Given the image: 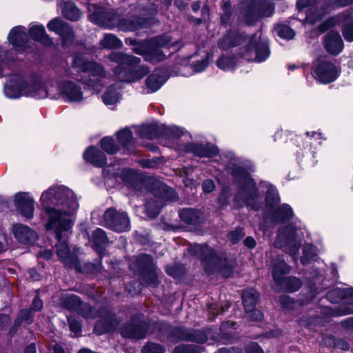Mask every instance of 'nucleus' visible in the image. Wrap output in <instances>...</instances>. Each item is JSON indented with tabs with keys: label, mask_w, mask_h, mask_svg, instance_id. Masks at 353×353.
Here are the masks:
<instances>
[{
	"label": "nucleus",
	"mask_w": 353,
	"mask_h": 353,
	"mask_svg": "<svg viewBox=\"0 0 353 353\" xmlns=\"http://www.w3.org/2000/svg\"><path fill=\"white\" fill-rule=\"evenodd\" d=\"M41 205L48 215L46 228L54 230L60 240L61 233L72 226L70 215L78 208L73 192L65 186L51 187L42 193Z\"/></svg>",
	"instance_id": "obj_1"
},
{
	"label": "nucleus",
	"mask_w": 353,
	"mask_h": 353,
	"mask_svg": "<svg viewBox=\"0 0 353 353\" xmlns=\"http://www.w3.org/2000/svg\"><path fill=\"white\" fill-rule=\"evenodd\" d=\"M62 82L59 84L48 81L43 83L37 80L26 81L19 75H14L4 87V93L7 97L18 98L21 95L44 99L61 97Z\"/></svg>",
	"instance_id": "obj_2"
},
{
	"label": "nucleus",
	"mask_w": 353,
	"mask_h": 353,
	"mask_svg": "<svg viewBox=\"0 0 353 353\" xmlns=\"http://www.w3.org/2000/svg\"><path fill=\"white\" fill-rule=\"evenodd\" d=\"M109 59L111 61L117 63L118 65L114 68V73L118 75L123 74L121 78L123 81L128 83L137 81L150 72L147 66L138 65L141 59L134 56L122 52H112L110 54Z\"/></svg>",
	"instance_id": "obj_3"
},
{
	"label": "nucleus",
	"mask_w": 353,
	"mask_h": 353,
	"mask_svg": "<svg viewBox=\"0 0 353 353\" xmlns=\"http://www.w3.org/2000/svg\"><path fill=\"white\" fill-rule=\"evenodd\" d=\"M228 169L231 170L235 181L241 185L239 193L235 197L237 205L241 206L245 204L256 209L254 203L258 199V192L255 183L250 178L249 173L235 163H233L232 168L230 165L228 166Z\"/></svg>",
	"instance_id": "obj_4"
},
{
	"label": "nucleus",
	"mask_w": 353,
	"mask_h": 353,
	"mask_svg": "<svg viewBox=\"0 0 353 353\" xmlns=\"http://www.w3.org/2000/svg\"><path fill=\"white\" fill-rule=\"evenodd\" d=\"M72 67L78 72H83L88 76L89 79H84L83 83L93 92L101 91L103 87L101 78L105 77V71L101 65L88 61L83 54L79 53L74 57Z\"/></svg>",
	"instance_id": "obj_5"
},
{
	"label": "nucleus",
	"mask_w": 353,
	"mask_h": 353,
	"mask_svg": "<svg viewBox=\"0 0 353 353\" xmlns=\"http://www.w3.org/2000/svg\"><path fill=\"white\" fill-rule=\"evenodd\" d=\"M154 7L153 4H150V9L146 10V8L142 5L135 6L134 14L131 17H121L118 28L122 31H134L148 27L149 25L148 16H152L157 12Z\"/></svg>",
	"instance_id": "obj_6"
},
{
	"label": "nucleus",
	"mask_w": 353,
	"mask_h": 353,
	"mask_svg": "<svg viewBox=\"0 0 353 353\" xmlns=\"http://www.w3.org/2000/svg\"><path fill=\"white\" fill-rule=\"evenodd\" d=\"M303 234L292 226H288L279 232L277 238L274 241V246L282 248L290 255H296L301 245Z\"/></svg>",
	"instance_id": "obj_7"
},
{
	"label": "nucleus",
	"mask_w": 353,
	"mask_h": 353,
	"mask_svg": "<svg viewBox=\"0 0 353 353\" xmlns=\"http://www.w3.org/2000/svg\"><path fill=\"white\" fill-rule=\"evenodd\" d=\"M290 266L283 261L278 259L274 264L272 276L275 283L289 292L298 290L301 286V281L296 277L284 278L283 275L290 272Z\"/></svg>",
	"instance_id": "obj_8"
},
{
	"label": "nucleus",
	"mask_w": 353,
	"mask_h": 353,
	"mask_svg": "<svg viewBox=\"0 0 353 353\" xmlns=\"http://www.w3.org/2000/svg\"><path fill=\"white\" fill-rule=\"evenodd\" d=\"M104 225L116 232H123L130 228V221L127 214L113 208L107 209L103 214Z\"/></svg>",
	"instance_id": "obj_9"
},
{
	"label": "nucleus",
	"mask_w": 353,
	"mask_h": 353,
	"mask_svg": "<svg viewBox=\"0 0 353 353\" xmlns=\"http://www.w3.org/2000/svg\"><path fill=\"white\" fill-rule=\"evenodd\" d=\"M339 72V69L334 63L321 59L316 60L313 63L314 78L323 83L335 81Z\"/></svg>",
	"instance_id": "obj_10"
},
{
	"label": "nucleus",
	"mask_w": 353,
	"mask_h": 353,
	"mask_svg": "<svg viewBox=\"0 0 353 353\" xmlns=\"http://www.w3.org/2000/svg\"><path fill=\"white\" fill-rule=\"evenodd\" d=\"M61 305L68 310L77 312L85 319H94L98 316L103 315L102 312H99L87 303H81L80 299L76 295L64 297L62 299Z\"/></svg>",
	"instance_id": "obj_11"
},
{
	"label": "nucleus",
	"mask_w": 353,
	"mask_h": 353,
	"mask_svg": "<svg viewBox=\"0 0 353 353\" xmlns=\"http://www.w3.org/2000/svg\"><path fill=\"white\" fill-rule=\"evenodd\" d=\"M192 253L199 256L206 272L213 273L218 267L219 259L214 250L206 245H194L191 248Z\"/></svg>",
	"instance_id": "obj_12"
},
{
	"label": "nucleus",
	"mask_w": 353,
	"mask_h": 353,
	"mask_svg": "<svg viewBox=\"0 0 353 353\" xmlns=\"http://www.w3.org/2000/svg\"><path fill=\"white\" fill-rule=\"evenodd\" d=\"M340 21H343V26L342 28L343 37L347 41H353V15L351 14L340 16L339 19L332 17L327 19L319 26V32H324Z\"/></svg>",
	"instance_id": "obj_13"
},
{
	"label": "nucleus",
	"mask_w": 353,
	"mask_h": 353,
	"mask_svg": "<svg viewBox=\"0 0 353 353\" xmlns=\"http://www.w3.org/2000/svg\"><path fill=\"white\" fill-rule=\"evenodd\" d=\"M274 11V6L270 2L256 0L245 11V22L252 25L261 17L270 16Z\"/></svg>",
	"instance_id": "obj_14"
},
{
	"label": "nucleus",
	"mask_w": 353,
	"mask_h": 353,
	"mask_svg": "<svg viewBox=\"0 0 353 353\" xmlns=\"http://www.w3.org/2000/svg\"><path fill=\"white\" fill-rule=\"evenodd\" d=\"M259 300V294L254 289L245 290L242 292V301L249 319L254 321H261L263 314L261 311L255 309V305Z\"/></svg>",
	"instance_id": "obj_15"
},
{
	"label": "nucleus",
	"mask_w": 353,
	"mask_h": 353,
	"mask_svg": "<svg viewBox=\"0 0 353 353\" xmlns=\"http://www.w3.org/2000/svg\"><path fill=\"white\" fill-rule=\"evenodd\" d=\"M47 27L50 31L54 32L62 39L63 45L72 43L74 39V34L71 27L59 18L50 20Z\"/></svg>",
	"instance_id": "obj_16"
},
{
	"label": "nucleus",
	"mask_w": 353,
	"mask_h": 353,
	"mask_svg": "<svg viewBox=\"0 0 353 353\" xmlns=\"http://www.w3.org/2000/svg\"><path fill=\"white\" fill-rule=\"evenodd\" d=\"M170 341L174 342L179 340L192 341L201 343L205 341V336L199 330H192L185 327L173 328L168 336Z\"/></svg>",
	"instance_id": "obj_17"
},
{
	"label": "nucleus",
	"mask_w": 353,
	"mask_h": 353,
	"mask_svg": "<svg viewBox=\"0 0 353 353\" xmlns=\"http://www.w3.org/2000/svg\"><path fill=\"white\" fill-rule=\"evenodd\" d=\"M103 172L105 178L110 179L111 177H113L117 181L120 179L126 183L129 188L137 189V185L139 180L132 170L117 169L116 172H112V168L111 167H108L105 168Z\"/></svg>",
	"instance_id": "obj_18"
},
{
	"label": "nucleus",
	"mask_w": 353,
	"mask_h": 353,
	"mask_svg": "<svg viewBox=\"0 0 353 353\" xmlns=\"http://www.w3.org/2000/svg\"><path fill=\"white\" fill-rule=\"evenodd\" d=\"M142 316H137V319H132V322L125 325L121 330V334L129 339H142L145 336L148 330L147 323L142 319Z\"/></svg>",
	"instance_id": "obj_19"
},
{
	"label": "nucleus",
	"mask_w": 353,
	"mask_h": 353,
	"mask_svg": "<svg viewBox=\"0 0 353 353\" xmlns=\"http://www.w3.org/2000/svg\"><path fill=\"white\" fill-rule=\"evenodd\" d=\"M121 16L112 12L100 11L93 12L90 19L95 23L108 29L119 28Z\"/></svg>",
	"instance_id": "obj_20"
},
{
	"label": "nucleus",
	"mask_w": 353,
	"mask_h": 353,
	"mask_svg": "<svg viewBox=\"0 0 353 353\" xmlns=\"http://www.w3.org/2000/svg\"><path fill=\"white\" fill-rule=\"evenodd\" d=\"M8 39L17 51H22L28 46V38L23 26H19L13 28Z\"/></svg>",
	"instance_id": "obj_21"
},
{
	"label": "nucleus",
	"mask_w": 353,
	"mask_h": 353,
	"mask_svg": "<svg viewBox=\"0 0 353 353\" xmlns=\"http://www.w3.org/2000/svg\"><path fill=\"white\" fill-rule=\"evenodd\" d=\"M61 97L70 102H79L83 99L81 87L77 82L72 81L62 82Z\"/></svg>",
	"instance_id": "obj_22"
},
{
	"label": "nucleus",
	"mask_w": 353,
	"mask_h": 353,
	"mask_svg": "<svg viewBox=\"0 0 353 353\" xmlns=\"http://www.w3.org/2000/svg\"><path fill=\"white\" fill-rule=\"evenodd\" d=\"M14 203L21 215L27 219L33 217L34 201L28 194L21 192L14 196Z\"/></svg>",
	"instance_id": "obj_23"
},
{
	"label": "nucleus",
	"mask_w": 353,
	"mask_h": 353,
	"mask_svg": "<svg viewBox=\"0 0 353 353\" xmlns=\"http://www.w3.org/2000/svg\"><path fill=\"white\" fill-rule=\"evenodd\" d=\"M269 55L270 50L268 46L263 43L258 44L256 47L250 45L242 56L249 61L261 62L265 60Z\"/></svg>",
	"instance_id": "obj_24"
},
{
	"label": "nucleus",
	"mask_w": 353,
	"mask_h": 353,
	"mask_svg": "<svg viewBox=\"0 0 353 353\" xmlns=\"http://www.w3.org/2000/svg\"><path fill=\"white\" fill-rule=\"evenodd\" d=\"M12 232L17 240L22 243H31L37 239V234L29 227L22 224H15Z\"/></svg>",
	"instance_id": "obj_25"
},
{
	"label": "nucleus",
	"mask_w": 353,
	"mask_h": 353,
	"mask_svg": "<svg viewBox=\"0 0 353 353\" xmlns=\"http://www.w3.org/2000/svg\"><path fill=\"white\" fill-rule=\"evenodd\" d=\"M324 46L329 53L337 55L343 49V41L338 32L331 31L325 38Z\"/></svg>",
	"instance_id": "obj_26"
},
{
	"label": "nucleus",
	"mask_w": 353,
	"mask_h": 353,
	"mask_svg": "<svg viewBox=\"0 0 353 353\" xmlns=\"http://www.w3.org/2000/svg\"><path fill=\"white\" fill-rule=\"evenodd\" d=\"M83 158L86 162L96 167H103L107 163V159L104 153L95 147H89L83 153Z\"/></svg>",
	"instance_id": "obj_27"
},
{
	"label": "nucleus",
	"mask_w": 353,
	"mask_h": 353,
	"mask_svg": "<svg viewBox=\"0 0 353 353\" xmlns=\"http://www.w3.org/2000/svg\"><path fill=\"white\" fill-rule=\"evenodd\" d=\"M59 241L57 245V254L65 265L69 268L76 267L77 264V256L70 252L68 243L65 241Z\"/></svg>",
	"instance_id": "obj_28"
},
{
	"label": "nucleus",
	"mask_w": 353,
	"mask_h": 353,
	"mask_svg": "<svg viewBox=\"0 0 353 353\" xmlns=\"http://www.w3.org/2000/svg\"><path fill=\"white\" fill-rule=\"evenodd\" d=\"M181 219L185 223L191 225H199L204 221L203 213L196 209L184 208L179 211Z\"/></svg>",
	"instance_id": "obj_29"
},
{
	"label": "nucleus",
	"mask_w": 353,
	"mask_h": 353,
	"mask_svg": "<svg viewBox=\"0 0 353 353\" xmlns=\"http://www.w3.org/2000/svg\"><path fill=\"white\" fill-rule=\"evenodd\" d=\"M187 151L199 157H211L218 152V149L210 144H190L187 146Z\"/></svg>",
	"instance_id": "obj_30"
},
{
	"label": "nucleus",
	"mask_w": 353,
	"mask_h": 353,
	"mask_svg": "<svg viewBox=\"0 0 353 353\" xmlns=\"http://www.w3.org/2000/svg\"><path fill=\"white\" fill-rule=\"evenodd\" d=\"M152 194L163 200H173L176 196L174 190L161 181H155L152 188Z\"/></svg>",
	"instance_id": "obj_31"
},
{
	"label": "nucleus",
	"mask_w": 353,
	"mask_h": 353,
	"mask_svg": "<svg viewBox=\"0 0 353 353\" xmlns=\"http://www.w3.org/2000/svg\"><path fill=\"white\" fill-rule=\"evenodd\" d=\"M30 37L46 46H51L53 44L51 38L46 34L42 25H36L29 29Z\"/></svg>",
	"instance_id": "obj_32"
},
{
	"label": "nucleus",
	"mask_w": 353,
	"mask_h": 353,
	"mask_svg": "<svg viewBox=\"0 0 353 353\" xmlns=\"http://www.w3.org/2000/svg\"><path fill=\"white\" fill-rule=\"evenodd\" d=\"M62 14L69 20L77 21L80 19L81 12L76 5L71 1H62L59 4Z\"/></svg>",
	"instance_id": "obj_33"
},
{
	"label": "nucleus",
	"mask_w": 353,
	"mask_h": 353,
	"mask_svg": "<svg viewBox=\"0 0 353 353\" xmlns=\"http://www.w3.org/2000/svg\"><path fill=\"white\" fill-rule=\"evenodd\" d=\"M154 267L152 259L148 254H140L136 258L135 261L130 264V268L133 270L139 272L150 270Z\"/></svg>",
	"instance_id": "obj_34"
},
{
	"label": "nucleus",
	"mask_w": 353,
	"mask_h": 353,
	"mask_svg": "<svg viewBox=\"0 0 353 353\" xmlns=\"http://www.w3.org/2000/svg\"><path fill=\"white\" fill-rule=\"evenodd\" d=\"M165 80L159 70L154 71L145 81L147 88L152 92L159 90L163 84Z\"/></svg>",
	"instance_id": "obj_35"
},
{
	"label": "nucleus",
	"mask_w": 353,
	"mask_h": 353,
	"mask_svg": "<svg viewBox=\"0 0 353 353\" xmlns=\"http://www.w3.org/2000/svg\"><path fill=\"white\" fill-rule=\"evenodd\" d=\"M150 43L152 44V46L158 47L159 48L172 47L174 48V50H176L180 47L178 43H172L170 37L168 34L154 37L150 40Z\"/></svg>",
	"instance_id": "obj_36"
},
{
	"label": "nucleus",
	"mask_w": 353,
	"mask_h": 353,
	"mask_svg": "<svg viewBox=\"0 0 353 353\" xmlns=\"http://www.w3.org/2000/svg\"><path fill=\"white\" fill-rule=\"evenodd\" d=\"M165 58V55L162 50L158 47L152 46L150 43L148 52L145 54V60L150 63H157L163 61Z\"/></svg>",
	"instance_id": "obj_37"
},
{
	"label": "nucleus",
	"mask_w": 353,
	"mask_h": 353,
	"mask_svg": "<svg viewBox=\"0 0 353 353\" xmlns=\"http://www.w3.org/2000/svg\"><path fill=\"white\" fill-rule=\"evenodd\" d=\"M92 239L96 250L101 254L102 248L108 242L105 232L103 230L98 228L93 232Z\"/></svg>",
	"instance_id": "obj_38"
},
{
	"label": "nucleus",
	"mask_w": 353,
	"mask_h": 353,
	"mask_svg": "<svg viewBox=\"0 0 353 353\" xmlns=\"http://www.w3.org/2000/svg\"><path fill=\"white\" fill-rule=\"evenodd\" d=\"M101 47L106 49L120 48L122 47L121 41L112 34H105L100 41Z\"/></svg>",
	"instance_id": "obj_39"
},
{
	"label": "nucleus",
	"mask_w": 353,
	"mask_h": 353,
	"mask_svg": "<svg viewBox=\"0 0 353 353\" xmlns=\"http://www.w3.org/2000/svg\"><path fill=\"white\" fill-rule=\"evenodd\" d=\"M118 141L123 147L129 149L132 145H134V139L132 137V132L128 128H125L117 132Z\"/></svg>",
	"instance_id": "obj_40"
},
{
	"label": "nucleus",
	"mask_w": 353,
	"mask_h": 353,
	"mask_svg": "<svg viewBox=\"0 0 353 353\" xmlns=\"http://www.w3.org/2000/svg\"><path fill=\"white\" fill-rule=\"evenodd\" d=\"M102 99L105 105H112L119 100V92L114 86H110L102 96Z\"/></svg>",
	"instance_id": "obj_41"
},
{
	"label": "nucleus",
	"mask_w": 353,
	"mask_h": 353,
	"mask_svg": "<svg viewBox=\"0 0 353 353\" xmlns=\"http://www.w3.org/2000/svg\"><path fill=\"white\" fill-rule=\"evenodd\" d=\"M243 37L235 32H231L225 35L222 40V49L226 47L235 46L241 43Z\"/></svg>",
	"instance_id": "obj_42"
},
{
	"label": "nucleus",
	"mask_w": 353,
	"mask_h": 353,
	"mask_svg": "<svg viewBox=\"0 0 353 353\" xmlns=\"http://www.w3.org/2000/svg\"><path fill=\"white\" fill-rule=\"evenodd\" d=\"M143 275L145 282L150 286L156 287L159 283L156 268L146 270L140 272Z\"/></svg>",
	"instance_id": "obj_43"
},
{
	"label": "nucleus",
	"mask_w": 353,
	"mask_h": 353,
	"mask_svg": "<svg viewBox=\"0 0 353 353\" xmlns=\"http://www.w3.org/2000/svg\"><path fill=\"white\" fill-rule=\"evenodd\" d=\"M156 125H143L138 130V134L141 138L152 139L157 136Z\"/></svg>",
	"instance_id": "obj_44"
},
{
	"label": "nucleus",
	"mask_w": 353,
	"mask_h": 353,
	"mask_svg": "<svg viewBox=\"0 0 353 353\" xmlns=\"http://www.w3.org/2000/svg\"><path fill=\"white\" fill-rule=\"evenodd\" d=\"M101 148L110 154H115L119 150V146L111 137H104L101 140Z\"/></svg>",
	"instance_id": "obj_45"
},
{
	"label": "nucleus",
	"mask_w": 353,
	"mask_h": 353,
	"mask_svg": "<svg viewBox=\"0 0 353 353\" xmlns=\"http://www.w3.org/2000/svg\"><path fill=\"white\" fill-rule=\"evenodd\" d=\"M275 216L279 221L288 220L292 217L293 211L290 206L283 204L276 210Z\"/></svg>",
	"instance_id": "obj_46"
},
{
	"label": "nucleus",
	"mask_w": 353,
	"mask_h": 353,
	"mask_svg": "<svg viewBox=\"0 0 353 353\" xmlns=\"http://www.w3.org/2000/svg\"><path fill=\"white\" fill-rule=\"evenodd\" d=\"M104 316V319L105 322L108 323V325L104 327V330L102 332L99 331V326L101 325V322H97V324L95 326L94 331L98 334H101L102 332H108L112 329H113L117 324L116 320L114 319V316L111 313H105Z\"/></svg>",
	"instance_id": "obj_47"
},
{
	"label": "nucleus",
	"mask_w": 353,
	"mask_h": 353,
	"mask_svg": "<svg viewBox=\"0 0 353 353\" xmlns=\"http://www.w3.org/2000/svg\"><path fill=\"white\" fill-rule=\"evenodd\" d=\"M33 314L31 310H23L20 312L14 323V329L20 326L22 322L30 324L32 322Z\"/></svg>",
	"instance_id": "obj_48"
},
{
	"label": "nucleus",
	"mask_w": 353,
	"mask_h": 353,
	"mask_svg": "<svg viewBox=\"0 0 353 353\" xmlns=\"http://www.w3.org/2000/svg\"><path fill=\"white\" fill-rule=\"evenodd\" d=\"M161 207L162 203L159 201H148L145 205V210L150 218L156 217L159 214Z\"/></svg>",
	"instance_id": "obj_49"
},
{
	"label": "nucleus",
	"mask_w": 353,
	"mask_h": 353,
	"mask_svg": "<svg viewBox=\"0 0 353 353\" xmlns=\"http://www.w3.org/2000/svg\"><path fill=\"white\" fill-rule=\"evenodd\" d=\"M276 30L278 35L283 39H292L295 35L294 30L286 25H279L276 28Z\"/></svg>",
	"instance_id": "obj_50"
},
{
	"label": "nucleus",
	"mask_w": 353,
	"mask_h": 353,
	"mask_svg": "<svg viewBox=\"0 0 353 353\" xmlns=\"http://www.w3.org/2000/svg\"><path fill=\"white\" fill-rule=\"evenodd\" d=\"M174 353H201V348L196 345H181L174 348Z\"/></svg>",
	"instance_id": "obj_51"
},
{
	"label": "nucleus",
	"mask_w": 353,
	"mask_h": 353,
	"mask_svg": "<svg viewBox=\"0 0 353 353\" xmlns=\"http://www.w3.org/2000/svg\"><path fill=\"white\" fill-rule=\"evenodd\" d=\"M345 289L334 288L327 294V299L331 303H337L339 300L344 299Z\"/></svg>",
	"instance_id": "obj_52"
},
{
	"label": "nucleus",
	"mask_w": 353,
	"mask_h": 353,
	"mask_svg": "<svg viewBox=\"0 0 353 353\" xmlns=\"http://www.w3.org/2000/svg\"><path fill=\"white\" fill-rule=\"evenodd\" d=\"M265 201L268 205H274L279 202V197L276 189L270 187L266 194Z\"/></svg>",
	"instance_id": "obj_53"
},
{
	"label": "nucleus",
	"mask_w": 353,
	"mask_h": 353,
	"mask_svg": "<svg viewBox=\"0 0 353 353\" xmlns=\"http://www.w3.org/2000/svg\"><path fill=\"white\" fill-rule=\"evenodd\" d=\"M142 353H165V349L159 344L148 343L143 346Z\"/></svg>",
	"instance_id": "obj_54"
},
{
	"label": "nucleus",
	"mask_w": 353,
	"mask_h": 353,
	"mask_svg": "<svg viewBox=\"0 0 353 353\" xmlns=\"http://www.w3.org/2000/svg\"><path fill=\"white\" fill-rule=\"evenodd\" d=\"M234 266H235V262L232 260H230V261L226 260L225 261L224 264L222 263V273H221L222 277H225V278L230 277L233 272V269H234Z\"/></svg>",
	"instance_id": "obj_55"
},
{
	"label": "nucleus",
	"mask_w": 353,
	"mask_h": 353,
	"mask_svg": "<svg viewBox=\"0 0 353 353\" xmlns=\"http://www.w3.org/2000/svg\"><path fill=\"white\" fill-rule=\"evenodd\" d=\"M315 256L312 245H307L303 248V255L301 256V261L303 264H306L312 260Z\"/></svg>",
	"instance_id": "obj_56"
},
{
	"label": "nucleus",
	"mask_w": 353,
	"mask_h": 353,
	"mask_svg": "<svg viewBox=\"0 0 353 353\" xmlns=\"http://www.w3.org/2000/svg\"><path fill=\"white\" fill-rule=\"evenodd\" d=\"M324 12H319V11L316 12H313L312 10H310L306 14L305 21L307 23L310 24H314L316 21H318L320 19H321Z\"/></svg>",
	"instance_id": "obj_57"
},
{
	"label": "nucleus",
	"mask_w": 353,
	"mask_h": 353,
	"mask_svg": "<svg viewBox=\"0 0 353 353\" xmlns=\"http://www.w3.org/2000/svg\"><path fill=\"white\" fill-rule=\"evenodd\" d=\"M245 234L241 228H237L228 234V238L232 243H237L244 236Z\"/></svg>",
	"instance_id": "obj_58"
},
{
	"label": "nucleus",
	"mask_w": 353,
	"mask_h": 353,
	"mask_svg": "<svg viewBox=\"0 0 353 353\" xmlns=\"http://www.w3.org/2000/svg\"><path fill=\"white\" fill-rule=\"evenodd\" d=\"M207 59H202L192 63V68L195 72H201L203 71L208 66Z\"/></svg>",
	"instance_id": "obj_59"
},
{
	"label": "nucleus",
	"mask_w": 353,
	"mask_h": 353,
	"mask_svg": "<svg viewBox=\"0 0 353 353\" xmlns=\"http://www.w3.org/2000/svg\"><path fill=\"white\" fill-rule=\"evenodd\" d=\"M329 2L328 10L334 8L336 6H345L353 2V0H327Z\"/></svg>",
	"instance_id": "obj_60"
},
{
	"label": "nucleus",
	"mask_w": 353,
	"mask_h": 353,
	"mask_svg": "<svg viewBox=\"0 0 353 353\" xmlns=\"http://www.w3.org/2000/svg\"><path fill=\"white\" fill-rule=\"evenodd\" d=\"M236 64L235 59L233 57L222 58V70H230Z\"/></svg>",
	"instance_id": "obj_61"
},
{
	"label": "nucleus",
	"mask_w": 353,
	"mask_h": 353,
	"mask_svg": "<svg viewBox=\"0 0 353 353\" xmlns=\"http://www.w3.org/2000/svg\"><path fill=\"white\" fill-rule=\"evenodd\" d=\"M246 353H264L263 350L255 343H251L245 348Z\"/></svg>",
	"instance_id": "obj_62"
},
{
	"label": "nucleus",
	"mask_w": 353,
	"mask_h": 353,
	"mask_svg": "<svg viewBox=\"0 0 353 353\" xmlns=\"http://www.w3.org/2000/svg\"><path fill=\"white\" fill-rule=\"evenodd\" d=\"M69 325L70 327V330L74 334H78L80 332L81 330V325L79 322L77 320H70Z\"/></svg>",
	"instance_id": "obj_63"
},
{
	"label": "nucleus",
	"mask_w": 353,
	"mask_h": 353,
	"mask_svg": "<svg viewBox=\"0 0 353 353\" xmlns=\"http://www.w3.org/2000/svg\"><path fill=\"white\" fill-rule=\"evenodd\" d=\"M279 302L283 307L290 308L291 305L294 304V301L288 296H283L279 299Z\"/></svg>",
	"instance_id": "obj_64"
}]
</instances>
